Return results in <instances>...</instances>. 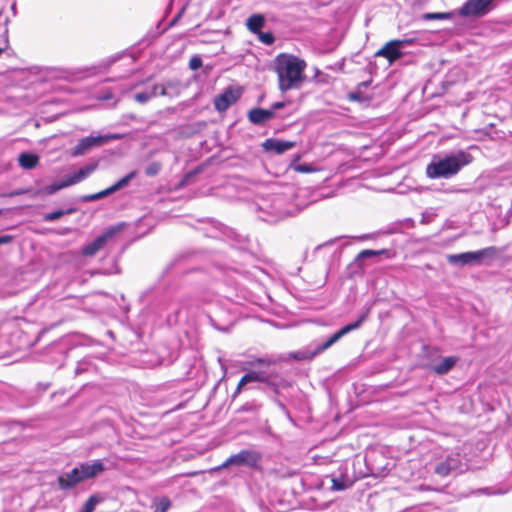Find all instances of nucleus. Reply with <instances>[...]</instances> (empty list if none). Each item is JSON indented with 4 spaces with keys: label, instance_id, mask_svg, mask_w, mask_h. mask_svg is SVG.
<instances>
[{
    "label": "nucleus",
    "instance_id": "obj_1",
    "mask_svg": "<svg viewBox=\"0 0 512 512\" xmlns=\"http://www.w3.org/2000/svg\"><path fill=\"white\" fill-rule=\"evenodd\" d=\"M308 192L299 189L290 196H294L293 202L282 195H274L271 198L262 199L258 203L259 218L269 223H276L289 216H294L309 205L308 202L300 201L307 196Z\"/></svg>",
    "mask_w": 512,
    "mask_h": 512
},
{
    "label": "nucleus",
    "instance_id": "obj_2",
    "mask_svg": "<svg viewBox=\"0 0 512 512\" xmlns=\"http://www.w3.org/2000/svg\"><path fill=\"white\" fill-rule=\"evenodd\" d=\"M307 63L293 54L281 53L274 59V71L278 77V87L283 93L299 89L304 80Z\"/></svg>",
    "mask_w": 512,
    "mask_h": 512
},
{
    "label": "nucleus",
    "instance_id": "obj_3",
    "mask_svg": "<svg viewBox=\"0 0 512 512\" xmlns=\"http://www.w3.org/2000/svg\"><path fill=\"white\" fill-rule=\"evenodd\" d=\"M471 161L472 156L462 150L443 157L434 155L426 167V174L431 179H449L456 175L462 167L471 163Z\"/></svg>",
    "mask_w": 512,
    "mask_h": 512
},
{
    "label": "nucleus",
    "instance_id": "obj_4",
    "mask_svg": "<svg viewBox=\"0 0 512 512\" xmlns=\"http://www.w3.org/2000/svg\"><path fill=\"white\" fill-rule=\"evenodd\" d=\"M261 382L269 386L276 394L279 393L281 387L286 386V381L278 372L265 370H250L239 381L236 390L233 394L235 398L248 383Z\"/></svg>",
    "mask_w": 512,
    "mask_h": 512
},
{
    "label": "nucleus",
    "instance_id": "obj_5",
    "mask_svg": "<svg viewBox=\"0 0 512 512\" xmlns=\"http://www.w3.org/2000/svg\"><path fill=\"white\" fill-rule=\"evenodd\" d=\"M498 254V249L494 246L486 247L478 251L464 252L459 254H450L447 261L452 265H473L481 264L484 259H493Z\"/></svg>",
    "mask_w": 512,
    "mask_h": 512
},
{
    "label": "nucleus",
    "instance_id": "obj_6",
    "mask_svg": "<svg viewBox=\"0 0 512 512\" xmlns=\"http://www.w3.org/2000/svg\"><path fill=\"white\" fill-rule=\"evenodd\" d=\"M122 138H124V135L119 133L84 137L72 148L71 155L74 157L83 156L95 147H100L109 141Z\"/></svg>",
    "mask_w": 512,
    "mask_h": 512
},
{
    "label": "nucleus",
    "instance_id": "obj_7",
    "mask_svg": "<svg viewBox=\"0 0 512 512\" xmlns=\"http://www.w3.org/2000/svg\"><path fill=\"white\" fill-rule=\"evenodd\" d=\"M260 460L261 454L258 451L244 449L228 457L217 469L222 470L233 465L255 468L258 466Z\"/></svg>",
    "mask_w": 512,
    "mask_h": 512
},
{
    "label": "nucleus",
    "instance_id": "obj_8",
    "mask_svg": "<svg viewBox=\"0 0 512 512\" xmlns=\"http://www.w3.org/2000/svg\"><path fill=\"white\" fill-rule=\"evenodd\" d=\"M368 312L369 311L367 310V312L363 313L358 318L357 321L345 325L340 330H338L336 333L331 335L324 343L317 345L315 347L314 351L311 353L310 358H313L316 355L329 349L332 345H334L336 342H338L343 336L347 335L351 331L358 329L361 326V324L365 321V319L367 318Z\"/></svg>",
    "mask_w": 512,
    "mask_h": 512
},
{
    "label": "nucleus",
    "instance_id": "obj_9",
    "mask_svg": "<svg viewBox=\"0 0 512 512\" xmlns=\"http://www.w3.org/2000/svg\"><path fill=\"white\" fill-rule=\"evenodd\" d=\"M494 0H467L458 13L463 17H483L493 8Z\"/></svg>",
    "mask_w": 512,
    "mask_h": 512
},
{
    "label": "nucleus",
    "instance_id": "obj_10",
    "mask_svg": "<svg viewBox=\"0 0 512 512\" xmlns=\"http://www.w3.org/2000/svg\"><path fill=\"white\" fill-rule=\"evenodd\" d=\"M136 174H137L136 171H132V172L128 173L126 176H124L123 178H121L120 180H118L115 184L108 187L107 189L100 191L98 193H95V194L85 195V196H83L82 200L84 202H93V201L105 198L121 189H124L136 177Z\"/></svg>",
    "mask_w": 512,
    "mask_h": 512
},
{
    "label": "nucleus",
    "instance_id": "obj_11",
    "mask_svg": "<svg viewBox=\"0 0 512 512\" xmlns=\"http://www.w3.org/2000/svg\"><path fill=\"white\" fill-rule=\"evenodd\" d=\"M461 471V459L459 454L450 453L434 465V472L441 477H445L452 472Z\"/></svg>",
    "mask_w": 512,
    "mask_h": 512
},
{
    "label": "nucleus",
    "instance_id": "obj_12",
    "mask_svg": "<svg viewBox=\"0 0 512 512\" xmlns=\"http://www.w3.org/2000/svg\"><path fill=\"white\" fill-rule=\"evenodd\" d=\"M409 43V40H391L378 50L375 53V56L384 57L389 61V63H393L402 57L403 53L401 48Z\"/></svg>",
    "mask_w": 512,
    "mask_h": 512
},
{
    "label": "nucleus",
    "instance_id": "obj_13",
    "mask_svg": "<svg viewBox=\"0 0 512 512\" xmlns=\"http://www.w3.org/2000/svg\"><path fill=\"white\" fill-rule=\"evenodd\" d=\"M116 227H109L104 233L96 237L92 242L85 245L82 249V253L85 256H94L100 251L106 243L116 234Z\"/></svg>",
    "mask_w": 512,
    "mask_h": 512
},
{
    "label": "nucleus",
    "instance_id": "obj_14",
    "mask_svg": "<svg viewBox=\"0 0 512 512\" xmlns=\"http://www.w3.org/2000/svg\"><path fill=\"white\" fill-rule=\"evenodd\" d=\"M239 97L240 93L237 90L232 88L226 89L224 93L218 95L214 100L216 110L219 112L226 111Z\"/></svg>",
    "mask_w": 512,
    "mask_h": 512
},
{
    "label": "nucleus",
    "instance_id": "obj_15",
    "mask_svg": "<svg viewBox=\"0 0 512 512\" xmlns=\"http://www.w3.org/2000/svg\"><path fill=\"white\" fill-rule=\"evenodd\" d=\"M82 481L84 480L78 467L73 468L70 472L63 473L58 477V484L62 490L74 488Z\"/></svg>",
    "mask_w": 512,
    "mask_h": 512
},
{
    "label": "nucleus",
    "instance_id": "obj_16",
    "mask_svg": "<svg viewBox=\"0 0 512 512\" xmlns=\"http://www.w3.org/2000/svg\"><path fill=\"white\" fill-rule=\"evenodd\" d=\"M332 491H344L353 485V481L347 475V469L340 468L337 473L329 476Z\"/></svg>",
    "mask_w": 512,
    "mask_h": 512
},
{
    "label": "nucleus",
    "instance_id": "obj_17",
    "mask_svg": "<svg viewBox=\"0 0 512 512\" xmlns=\"http://www.w3.org/2000/svg\"><path fill=\"white\" fill-rule=\"evenodd\" d=\"M157 95H167V86L155 84L149 88H146L142 92H138L134 95V100L140 104H145L153 97Z\"/></svg>",
    "mask_w": 512,
    "mask_h": 512
},
{
    "label": "nucleus",
    "instance_id": "obj_18",
    "mask_svg": "<svg viewBox=\"0 0 512 512\" xmlns=\"http://www.w3.org/2000/svg\"><path fill=\"white\" fill-rule=\"evenodd\" d=\"M295 147V142L280 139L269 138L263 143L266 151H274L276 154H282Z\"/></svg>",
    "mask_w": 512,
    "mask_h": 512
},
{
    "label": "nucleus",
    "instance_id": "obj_19",
    "mask_svg": "<svg viewBox=\"0 0 512 512\" xmlns=\"http://www.w3.org/2000/svg\"><path fill=\"white\" fill-rule=\"evenodd\" d=\"M275 117L272 110L253 108L248 112V119L255 125H262Z\"/></svg>",
    "mask_w": 512,
    "mask_h": 512
},
{
    "label": "nucleus",
    "instance_id": "obj_20",
    "mask_svg": "<svg viewBox=\"0 0 512 512\" xmlns=\"http://www.w3.org/2000/svg\"><path fill=\"white\" fill-rule=\"evenodd\" d=\"M78 468L80 469L83 480L93 478L105 469L101 460H95L92 463H82Z\"/></svg>",
    "mask_w": 512,
    "mask_h": 512
},
{
    "label": "nucleus",
    "instance_id": "obj_21",
    "mask_svg": "<svg viewBox=\"0 0 512 512\" xmlns=\"http://www.w3.org/2000/svg\"><path fill=\"white\" fill-rule=\"evenodd\" d=\"M97 168V164H89L79 169L76 173L65 177L69 186L80 183L90 176Z\"/></svg>",
    "mask_w": 512,
    "mask_h": 512
},
{
    "label": "nucleus",
    "instance_id": "obj_22",
    "mask_svg": "<svg viewBox=\"0 0 512 512\" xmlns=\"http://www.w3.org/2000/svg\"><path fill=\"white\" fill-rule=\"evenodd\" d=\"M458 360L457 356L445 357L440 362L433 364L431 370L437 375H445L452 370Z\"/></svg>",
    "mask_w": 512,
    "mask_h": 512
},
{
    "label": "nucleus",
    "instance_id": "obj_23",
    "mask_svg": "<svg viewBox=\"0 0 512 512\" xmlns=\"http://www.w3.org/2000/svg\"><path fill=\"white\" fill-rule=\"evenodd\" d=\"M264 23L265 17L262 14H253L247 19L246 26L250 32L257 34L261 31Z\"/></svg>",
    "mask_w": 512,
    "mask_h": 512
},
{
    "label": "nucleus",
    "instance_id": "obj_24",
    "mask_svg": "<svg viewBox=\"0 0 512 512\" xmlns=\"http://www.w3.org/2000/svg\"><path fill=\"white\" fill-rule=\"evenodd\" d=\"M18 161H19V165L22 168L32 169L37 165L39 158L37 155L32 154V153H21L19 155Z\"/></svg>",
    "mask_w": 512,
    "mask_h": 512
},
{
    "label": "nucleus",
    "instance_id": "obj_25",
    "mask_svg": "<svg viewBox=\"0 0 512 512\" xmlns=\"http://www.w3.org/2000/svg\"><path fill=\"white\" fill-rule=\"evenodd\" d=\"M275 363V360L271 358H254L252 360L246 361L242 366V370L246 371L249 368H257V367H267Z\"/></svg>",
    "mask_w": 512,
    "mask_h": 512
},
{
    "label": "nucleus",
    "instance_id": "obj_26",
    "mask_svg": "<svg viewBox=\"0 0 512 512\" xmlns=\"http://www.w3.org/2000/svg\"><path fill=\"white\" fill-rule=\"evenodd\" d=\"M451 12H428L422 15V19L430 20H447L452 18Z\"/></svg>",
    "mask_w": 512,
    "mask_h": 512
},
{
    "label": "nucleus",
    "instance_id": "obj_27",
    "mask_svg": "<svg viewBox=\"0 0 512 512\" xmlns=\"http://www.w3.org/2000/svg\"><path fill=\"white\" fill-rule=\"evenodd\" d=\"M73 212H74L73 208H70L68 210L59 209V210H56V211H53V212L45 214L43 219L46 222H53V221H56L59 218H61L63 215L71 214Z\"/></svg>",
    "mask_w": 512,
    "mask_h": 512
},
{
    "label": "nucleus",
    "instance_id": "obj_28",
    "mask_svg": "<svg viewBox=\"0 0 512 512\" xmlns=\"http://www.w3.org/2000/svg\"><path fill=\"white\" fill-rule=\"evenodd\" d=\"M171 507V501L168 497L163 496L155 503L154 512H167Z\"/></svg>",
    "mask_w": 512,
    "mask_h": 512
},
{
    "label": "nucleus",
    "instance_id": "obj_29",
    "mask_svg": "<svg viewBox=\"0 0 512 512\" xmlns=\"http://www.w3.org/2000/svg\"><path fill=\"white\" fill-rule=\"evenodd\" d=\"M66 187H69V185H68L66 179L64 178L60 182H56V183H53L51 185L46 186L45 187V192L47 194H54L57 191H59V190H61L63 188H66Z\"/></svg>",
    "mask_w": 512,
    "mask_h": 512
},
{
    "label": "nucleus",
    "instance_id": "obj_30",
    "mask_svg": "<svg viewBox=\"0 0 512 512\" xmlns=\"http://www.w3.org/2000/svg\"><path fill=\"white\" fill-rule=\"evenodd\" d=\"M259 40L265 45H272L275 41V37L271 32H259L257 33Z\"/></svg>",
    "mask_w": 512,
    "mask_h": 512
},
{
    "label": "nucleus",
    "instance_id": "obj_31",
    "mask_svg": "<svg viewBox=\"0 0 512 512\" xmlns=\"http://www.w3.org/2000/svg\"><path fill=\"white\" fill-rule=\"evenodd\" d=\"M384 252V250H380V251H377V250H363L361 251L358 255H357V260H364V259H367V258H371V257H374V256H377V255H380Z\"/></svg>",
    "mask_w": 512,
    "mask_h": 512
},
{
    "label": "nucleus",
    "instance_id": "obj_32",
    "mask_svg": "<svg viewBox=\"0 0 512 512\" xmlns=\"http://www.w3.org/2000/svg\"><path fill=\"white\" fill-rule=\"evenodd\" d=\"M97 503L98 500L94 497L89 498L84 504L81 512H93Z\"/></svg>",
    "mask_w": 512,
    "mask_h": 512
},
{
    "label": "nucleus",
    "instance_id": "obj_33",
    "mask_svg": "<svg viewBox=\"0 0 512 512\" xmlns=\"http://www.w3.org/2000/svg\"><path fill=\"white\" fill-rule=\"evenodd\" d=\"M8 30L4 29L3 35L0 37V55L8 48L9 41L7 36Z\"/></svg>",
    "mask_w": 512,
    "mask_h": 512
},
{
    "label": "nucleus",
    "instance_id": "obj_34",
    "mask_svg": "<svg viewBox=\"0 0 512 512\" xmlns=\"http://www.w3.org/2000/svg\"><path fill=\"white\" fill-rule=\"evenodd\" d=\"M160 170H161V165L159 163L154 162L146 168L145 172L148 176H154V175H157Z\"/></svg>",
    "mask_w": 512,
    "mask_h": 512
},
{
    "label": "nucleus",
    "instance_id": "obj_35",
    "mask_svg": "<svg viewBox=\"0 0 512 512\" xmlns=\"http://www.w3.org/2000/svg\"><path fill=\"white\" fill-rule=\"evenodd\" d=\"M202 66V59L199 56H193L189 61V68L197 70Z\"/></svg>",
    "mask_w": 512,
    "mask_h": 512
},
{
    "label": "nucleus",
    "instance_id": "obj_36",
    "mask_svg": "<svg viewBox=\"0 0 512 512\" xmlns=\"http://www.w3.org/2000/svg\"><path fill=\"white\" fill-rule=\"evenodd\" d=\"M97 98L101 101H106V100H110L113 98V94L111 92V90H106V91H103L101 92Z\"/></svg>",
    "mask_w": 512,
    "mask_h": 512
},
{
    "label": "nucleus",
    "instance_id": "obj_37",
    "mask_svg": "<svg viewBox=\"0 0 512 512\" xmlns=\"http://www.w3.org/2000/svg\"><path fill=\"white\" fill-rule=\"evenodd\" d=\"M285 106H286V102H275L271 105V108L269 110H272L273 113L275 114L276 110L282 109Z\"/></svg>",
    "mask_w": 512,
    "mask_h": 512
},
{
    "label": "nucleus",
    "instance_id": "obj_38",
    "mask_svg": "<svg viewBox=\"0 0 512 512\" xmlns=\"http://www.w3.org/2000/svg\"><path fill=\"white\" fill-rule=\"evenodd\" d=\"M13 237L10 235H3L0 236V245L10 243L12 241Z\"/></svg>",
    "mask_w": 512,
    "mask_h": 512
},
{
    "label": "nucleus",
    "instance_id": "obj_39",
    "mask_svg": "<svg viewBox=\"0 0 512 512\" xmlns=\"http://www.w3.org/2000/svg\"><path fill=\"white\" fill-rule=\"evenodd\" d=\"M350 99L351 100H356V101H362V97L360 96V93L359 92H354V93H351L350 94Z\"/></svg>",
    "mask_w": 512,
    "mask_h": 512
},
{
    "label": "nucleus",
    "instance_id": "obj_40",
    "mask_svg": "<svg viewBox=\"0 0 512 512\" xmlns=\"http://www.w3.org/2000/svg\"><path fill=\"white\" fill-rule=\"evenodd\" d=\"M118 272H119L118 268H115L114 271L109 270V271H106L105 273L106 274H112V273H118Z\"/></svg>",
    "mask_w": 512,
    "mask_h": 512
},
{
    "label": "nucleus",
    "instance_id": "obj_41",
    "mask_svg": "<svg viewBox=\"0 0 512 512\" xmlns=\"http://www.w3.org/2000/svg\"><path fill=\"white\" fill-rule=\"evenodd\" d=\"M360 86L367 87V86H368V82H362V83L359 85V87H360Z\"/></svg>",
    "mask_w": 512,
    "mask_h": 512
},
{
    "label": "nucleus",
    "instance_id": "obj_42",
    "mask_svg": "<svg viewBox=\"0 0 512 512\" xmlns=\"http://www.w3.org/2000/svg\"><path fill=\"white\" fill-rule=\"evenodd\" d=\"M12 10H15L16 8V3H13L12 6H11Z\"/></svg>",
    "mask_w": 512,
    "mask_h": 512
},
{
    "label": "nucleus",
    "instance_id": "obj_43",
    "mask_svg": "<svg viewBox=\"0 0 512 512\" xmlns=\"http://www.w3.org/2000/svg\"><path fill=\"white\" fill-rule=\"evenodd\" d=\"M279 406H280L281 408H284V405H283L282 403H280V402H279Z\"/></svg>",
    "mask_w": 512,
    "mask_h": 512
}]
</instances>
